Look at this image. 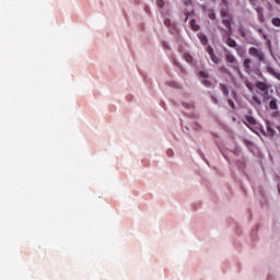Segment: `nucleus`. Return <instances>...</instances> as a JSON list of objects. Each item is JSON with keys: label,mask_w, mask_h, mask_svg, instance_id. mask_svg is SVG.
Wrapping results in <instances>:
<instances>
[{"label": "nucleus", "mask_w": 280, "mask_h": 280, "mask_svg": "<svg viewBox=\"0 0 280 280\" xmlns=\"http://www.w3.org/2000/svg\"><path fill=\"white\" fill-rule=\"evenodd\" d=\"M212 62H214V65H218L220 62V59L218 58V56H215V54L210 56Z\"/></svg>", "instance_id": "dca6fc26"}, {"label": "nucleus", "mask_w": 280, "mask_h": 280, "mask_svg": "<svg viewBox=\"0 0 280 280\" xmlns=\"http://www.w3.org/2000/svg\"><path fill=\"white\" fill-rule=\"evenodd\" d=\"M206 51H207V54H209V56H213V48L211 47V46H208L207 48H206Z\"/></svg>", "instance_id": "412c9836"}, {"label": "nucleus", "mask_w": 280, "mask_h": 280, "mask_svg": "<svg viewBox=\"0 0 280 280\" xmlns=\"http://www.w3.org/2000/svg\"><path fill=\"white\" fill-rule=\"evenodd\" d=\"M276 3H280V0H276Z\"/></svg>", "instance_id": "473e14b6"}, {"label": "nucleus", "mask_w": 280, "mask_h": 280, "mask_svg": "<svg viewBox=\"0 0 280 280\" xmlns=\"http://www.w3.org/2000/svg\"><path fill=\"white\" fill-rule=\"evenodd\" d=\"M225 43L229 47H237V43H235V39H232L231 37H226Z\"/></svg>", "instance_id": "9b49d317"}, {"label": "nucleus", "mask_w": 280, "mask_h": 280, "mask_svg": "<svg viewBox=\"0 0 280 280\" xmlns=\"http://www.w3.org/2000/svg\"><path fill=\"white\" fill-rule=\"evenodd\" d=\"M224 51H225L226 62H230V65H235L236 60H235V57L233 56V54H231V51H229V49H224Z\"/></svg>", "instance_id": "423d86ee"}, {"label": "nucleus", "mask_w": 280, "mask_h": 280, "mask_svg": "<svg viewBox=\"0 0 280 280\" xmlns=\"http://www.w3.org/2000/svg\"><path fill=\"white\" fill-rule=\"evenodd\" d=\"M240 34H241V36H243V38H244V36H246V33L242 28H240Z\"/></svg>", "instance_id": "a878e982"}, {"label": "nucleus", "mask_w": 280, "mask_h": 280, "mask_svg": "<svg viewBox=\"0 0 280 280\" xmlns=\"http://www.w3.org/2000/svg\"><path fill=\"white\" fill-rule=\"evenodd\" d=\"M208 16H209V19H211L212 21H214V19H215V12L209 11Z\"/></svg>", "instance_id": "4be33fe9"}, {"label": "nucleus", "mask_w": 280, "mask_h": 280, "mask_svg": "<svg viewBox=\"0 0 280 280\" xmlns=\"http://www.w3.org/2000/svg\"><path fill=\"white\" fill-rule=\"evenodd\" d=\"M255 86H256V89L261 91V93H264L266 91H270V85H268L266 82L257 81L255 83Z\"/></svg>", "instance_id": "39448f33"}, {"label": "nucleus", "mask_w": 280, "mask_h": 280, "mask_svg": "<svg viewBox=\"0 0 280 280\" xmlns=\"http://www.w3.org/2000/svg\"><path fill=\"white\" fill-rule=\"evenodd\" d=\"M202 84L205 85V86H211V83L209 82V80H203L202 81Z\"/></svg>", "instance_id": "393cba45"}, {"label": "nucleus", "mask_w": 280, "mask_h": 280, "mask_svg": "<svg viewBox=\"0 0 280 280\" xmlns=\"http://www.w3.org/2000/svg\"><path fill=\"white\" fill-rule=\"evenodd\" d=\"M275 135H277V131H275L270 126H267V136L275 137Z\"/></svg>", "instance_id": "4468645a"}, {"label": "nucleus", "mask_w": 280, "mask_h": 280, "mask_svg": "<svg viewBox=\"0 0 280 280\" xmlns=\"http://www.w3.org/2000/svg\"><path fill=\"white\" fill-rule=\"evenodd\" d=\"M199 75H200L201 78H209V73H207L206 71H200V72H199Z\"/></svg>", "instance_id": "b1692460"}, {"label": "nucleus", "mask_w": 280, "mask_h": 280, "mask_svg": "<svg viewBox=\"0 0 280 280\" xmlns=\"http://www.w3.org/2000/svg\"><path fill=\"white\" fill-rule=\"evenodd\" d=\"M221 16H222V23L224 25V27H226L225 34L226 36H231L233 28H231V23H233V16H231V14H229V12L226 10H221Z\"/></svg>", "instance_id": "f257e3e1"}, {"label": "nucleus", "mask_w": 280, "mask_h": 280, "mask_svg": "<svg viewBox=\"0 0 280 280\" xmlns=\"http://www.w3.org/2000/svg\"><path fill=\"white\" fill-rule=\"evenodd\" d=\"M252 102H255V104H258V106H261V100H259V97L257 96H254Z\"/></svg>", "instance_id": "aec40b11"}, {"label": "nucleus", "mask_w": 280, "mask_h": 280, "mask_svg": "<svg viewBox=\"0 0 280 280\" xmlns=\"http://www.w3.org/2000/svg\"><path fill=\"white\" fill-rule=\"evenodd\" d=\"M228 104L229 106H231V108L235 109V103L233 102V100L229 98Z\"/></svg>", "instance_id": "5701e85b"}, {"label": "nucleus", "mask_w": 280, "mask_h": 280, "mask_svg": "<svg viewBox=\"0 0 280 280\" xmlns=\"http://www.w3.org/2000/svg\"><path fill=\"white\" fill-rule=\"evenodd\" d=\"M190 27L194 32H198V30H200V26L196 23V20L190 21Z\"/></svg>", "instance_id": "ddd939ff"}, {"label": "nucleus", "mask_w": 280, "mask_h": 280, "mask_svg": "<svg viewBox=\"0 0 280 280\" xmlns=\"http://www.w3.org/2000/svg\"><path fill=\"white\" fill-rule=\"evenodd\" d=\"M198 38L201 45H207V43H209V39L207 38V35H205V33H198Z\"/></svg>", "instance_id": "1a4fd4ad"}, {"label": "nucleus", "mask_w": 280, "mask_h": 280, "mask_svg": "<svg viewBox=\"0 0 280 280\" xmlns=\"http://www.w3.org/2000/svg\"><path fill=\"white\" fill-rule=\"evenodd\" d=\"M250 65V59H246V67L248 69V66Z\"/></svg>", "instance_id": "c85d7f7f"}, {"label": "nucleus", "mask_w": 280, "mask_h": 280, "mask_svg": "<svg viewBox=\"0 0 280 280\" xmlns=\"http://www.w3.org/2000/svg\"><path fill=\"white\" fill-rule=\"evenodd\" d=\"M266 70L270 73V75H273V78L280 81V72L275 71L270 66H267Z\"/></svg>", "instance_id": "0eeeda50"}, {"label": "nucleus", "mask_w": 280, "mask_h": 280, "mask_svg": "<svg viewBox=\"0 0 280 280\" xmlns=\"http://www.w3.org/2000/svg\"><path fill=\"white\" fill-rule=\"evenodd\" d=\"M244 67H246V60L243 61Z\"/></svg>", "instance_id": "2f4dec72"}, {"label": "nucleus", "mask_w": 280, "mask_h": 280, "mask_svg": "<svg viewBox=\"0 0 280 280\" xmlns=\"http://www.w3.org/2000/svg\"><path fill=\"white\" fill-rule=\"evenodd\" d=\"M184 58H185L186 62H194V57H191V55H189V54H186L184 56Z\"/></svg>", "instance_id": "f3484780"}, {"label": "nucleus", "mask_w": 280, "mask_h": 280, "mask_svg": "<svg viewBox=\"0 0 280 280\" xmlns=\"http://www.w3.org/2000/svg\"><path fill=\"white\" fill-rule=\"evenodd\" d=\"M156 5H158V8L163 9V8H165V1H163V0H158V1H156Z\"/></svg>", "instance_id": "a211bd4d"}, {"label": "nucleus", "mask_w": 280, "mask_h": 280, "mask_svg": "<svg viewBox=\"0 0 280 280\" xmlns=\"http://www.w3.org/2000/svg\"><path fill=\"white\" fill-rule=\"evenodd\" d=\"M211 100H212L213 104H218V100L215 98V96H211Z\"/></svg>", "instance_id": "bb28decb"}, {"label": "nucleus", "mask_w": 280, "mask_h": 280, "mask_svg": "<svg viewBox=\"0 0 280 280\" xmlns=\"http://www.w3.org/2000/svg\"><path fill=\"white\" fill-rule=\"evenodd\" d=\"M273 90H267L262 92L264 102H268V100H272Z\"/></svg>", "instance_id": "6e6552de"}, {"label": "nucleus", "mask_w": 280, "mask_h": 280, "mask_svg": "<svg viewBox=\"0 0 280 280\" xmlns=\"http://www.w3.org/2000/svg\"><path fill=\"white\" fill-rule=\"evenodd\" d=\"M246 127L252 130L255 135H259V132H264V129H261V124H259L255 118L247 116L246 117Z\"/></svg>", "instance_id": "f03ea898"}, {"label": "nucleus", "mask_w": 280, "mask_h": 280, "mask_svg": "<svg viewBox=\"0 0 280 280\" xmlns=\"http://www.w3.org/2000/svg\"><path fill=\"white\" fill-rule=\"evenodd\" d=\"M249 3L255 8L259 21L262 23L264 21V9L259 7V0H249Z\"/></svg>", "instance_id": "20e7f679"}, {"label": "nucleus", "mask_w": 280, "mask_h": 280, "mask_svg": "<svg viewBox=\"0 0 280 280\" xmlns=\"http://www.w3.org/2000/svg\"><path fill=\"white\" fill-rule=\"evenodd\" d=\"M269 108H270L271 110H277V108H278L277 98H272V100L269 102Z\"/></svg>", "instance_id": "f8f14e48"}, {"label": "nucleus", "mask_w": 280, "mask_h": 280, "mask_svg": "<svg viewBox=\"0 0 280 280\" xmlns=\"http://www.w3.org/2000/svg\"><path fill=\"white\" fill-rule=\"evenodd\" d=\"M220 90L222 91L223 95L225 97H229V86L224 83H220Z\"/></svg>", "instance_id": "9d476101"}, {"label": "nucleus", "mask_w": 280, "mask_h": 280, "mask_svg": "<svg viewBox=\"0 0 280 280\" xmlns=\"http://www.w3.org/2000/svg\"><path fill=\"white\" fill-rule=\"evenodd\" d=\"M258 32L261 34L264 40H268V35L266 33H264L262 28H258Z\"/></svg>", "instance_id": "6ab92c4d"}, {"label": "nucleus", "mask_w": 280, "mask_h": 280, "mask_svg": "<svg viewBox=\"0 0 280 280\" xmlns=\"http://www.w3.org/2000/svg\"><path fill=\"white\" fill-rule=\"evenodd\" d=\"M246 86H247V89H249V91H253V88L250 86V83H246Z\"/></svg>", "instance_id": "cd10ccee"}, {"label": "nucleus", "mask_w": 280, "mask_h": 280, "mask_svg": "<svg viewBox=\"0 0 280 280\" xmlns=\"http://www.w3.org/2000/svg\"><path fill=\"white\" fill-rule=\"evenodd\" d=\"M272 25L276 27H280V19L279 18H273L271 21Z\"/></svg>", "instance_id": "2eb2a0df"}, {"label": "nucleus", "mask_w": 280, "mask_h": 280, "mask_svg": "<svg viewBox=\"0 0 280 280\" xmlns=\"http://www.w3.org/2000/svg\"><path fill=\"white\" fill-rule=\"evenodd\" d=\"M165 25H170V20H165Z\"/></svg>", "instance_id": "7c9ffc66"}, {"label": "nucleus", "mask_w": 280, "mask_h": 280, "mask_svg": "<svg viewBox=\"0 0 280 280\" xmlns=\"http://www.w3.org/2000/svg\"><path fill=\"white\" fill-rule=\"evenodd\" d=\"M186 108H194V104H188Z\"/></svg>", "instance_id": "c756f323"}, {"label": "nucleus", "mask_w": 280, "mask_h": 280, "mask_svg": "<svg viewBox=\"0 0 280 280\" xmlns=\"http://www.w3.org/2000/svg\"><path fill=\"white\" fill-rule=\"evenodd\" d=\"M248 54L253 58H257V60H259V62H266V57L264 56V51H261L255 47H250L248 50Z\"/></svg>", "instance_id": "7ed1b4c3"}]
</instances>
